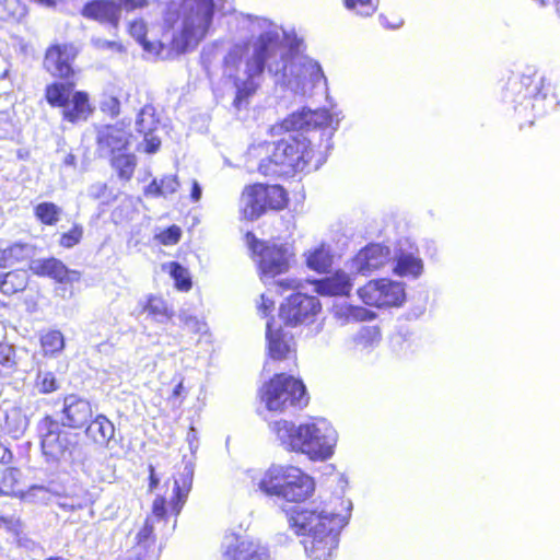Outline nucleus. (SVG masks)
Wrapping results in <instances>:
<instances>
[{"mask_svg": "<svg viewBox=\"0 0 560 560\" xmlns=\"http://www.w3.org/2000/svg\"><path fill=\"white\" fill-rule=\"evenodd\" d=\"M45 96L49 105L61 109L62 118L75 124L89 118L93 108L89 95L75 91L73 82H55L46 86Z\"/></svg>", "mask_w": 560, "mask_h": 560, "instance_id": "obj_7", "label": "nucleus"}, {"mask_svg": "<svg viewBox=\"0 0 560 560\" xmlns=\"http://www.w3.org/2000/svg\"><path fill=\"white\" fill-rule=\"evenodd\" d=\"M224 560H269V549L260 540L240 539L236 536L225 538Z\"/></svg>", "mask_w": 560, "mask_h": 560, "instance_id": "obj_13", "label": "nucleus"}, {"mask_svg": "<svg viewBox=\"0 0 560 560\" xmlns=\"http://www.w3.org/2000/svg\"><path fill=\"white\" fill-rule=\"evenodd\" d=\"M275 285L278 288L279 293H283L288 290H300L303 288L302 281L294 278L279 279L275 282Z\"/></svg>", "mask_w": 560, "mask_h": 560, "instance_id": "obj_49", "label": "nucleus"}, {"mask_svg": "<svg viewBox=\"0 0 560 560\" xmlns=\"http://www.w3.org/2000/svg\"><path fill=\"white\" fill-rule=\"evenodd\" d=\"M77 55L78 49L72 44L54 45L46 52L45 68L52 75L67 79L73 74L71 63Z\"/></svg>", "mask_w": 560, "mask_h": 560, "instance_id": "obj_15", "label": "nucleus"}, {"mask_svg": "<svg viewBox=\"0 0 560 560\" xmlns=\"http://www.w3.org/2000/svg\"><path fill=\"white\" fill-rule=\"evenodd\" d=\"M405 250L402 245L399 247V252L395 256L396 265L394 268L395 273L400 277H413L417 278L422 273L423 262L418 256L417 250Z\"/></svg>", "mask_w": 560, "mask_h": 560, "instance_id": "obj_24", "label": "nucleus"}, {"mask_svg": "<svg viewBox=\"0 0 560 560\" xmlns=\"http://www.w3.org/2000/svg\"><path fill=\"white\" fill-rule=\"evenodd\" d=\"M381 341V331L375 326H362L355 334L345 340V350L354 357L371 353Z\"/></svg>", "mask_w": 560, "mask_h": 560, "instance_id": "obj_18", "label": "nucleus"}, {"mask_svg": "<svg viewBox=\"0 0 560 560\" xmlns=\"http://www.w3.org/2000/svg\"><path fill=\"white\" fill-rule=\"evenodd\" d=\"M106 189V186L104 184H96V185H93L91 188H90V195L93 197V198H100L104 191Z\"/></svg>", "mask_w": 560, "mask_h": 560, "instance_id": "obj_54", "label": "nucleus"}, {"mask_svg": "<svg viewBox=\"0 0 560 560\" xmlns=\"http://www.w3.org/2000/svg\"><path fill=\"white\" fill-rule=\"evenodd\" d=\"M112 164L114 168L118 172L119 176L124 179H130L135 166H136V158L132 154L119 152L115 155H113Z\"/></svg>", "mask_w": 560, "mask_h": 560, "instance_id": "obj_38", "label": "nucleus"}, {"mask_svg": "<svg viewBox=\"0 0 560 560\" xmlns=\"http://www.w3.org/2000/svg\"><path fill=\"white\" fill-rule=\"evenodd\" d=\"M401 25V22L397 23L396 25H393L392 27H398Z\"/></svg>", "mask_w": 560, "mask_h": 560, "instance_id": "obj_64", "label": "nucleus"}, {"mask_svg": "<svg viewBox=\"0 0 560 560\" xmlns=\"http://www.w3.org/2000/svg\"><path fill=\"white\" fill-rule=\"evenodd\" d=\"M555 1L557 3L558 8L560 9V0H555Z\"/></svg>", "mask_w": 560, "mask_h": 560, "instance_id": "obj_63", "label": "nucleus"}, {"mask_svg": "<svg viewBox=\"0 0 560 560\" xmlns=\"http://www.w3.org/2000/svg\"><path fill=\"white\" fill-rule=\"evenodd\" d=\"M159 125L155 118L154 108L151 105H145L137 116L136 128L139 133L144 137V151L154 153L161 145V140L153 135Z\"/></svg>", "mask_w": 560, "mask_h": 560, "instance_id": "obj_20", "label": "nucleus"}, {"mask_svg": "<svg viewBox=\"0 0 560 560\" xmlns=\"http://www.w3.org/2000/svg\"><path fill=\"white\" fill-rule=\"evenodd\" d=\"M187 442L189 443L190 450L194 452L197 448V444H195V442H197V432L194 428H190L187 433Z\"/></svg>", "mask_w": 560, "mask_h": 560, "instance_id": "obj_55", "label": "nucleus"}, {"mask_svg": "<svg viewBox=\"0 0 560 560\" xmlns=\"http://www.w3.org/2000/svg\"><path fill=\"white\" fill-rule=\"evenodd\" d=\"M5 253L9 267L27 259L32 255V248L22 243H14L5 248H2Z\"/></svg>", "mask_w": 560, "mask_h": 560, "instance_id": "obj_43", "label": "nucleus"}, {"mask_svg": "<svg viewBox=\"0 0 560 560\" xmlns=\"http://www.w3.org/2000/svg\"><path fill=\"white\" fill-rule=\"evenodd\" d=\"M258 312L261 316L267 317L275 310V301L267 294H261Z\"/></svg>", "mask_w": 560, "mask_h": 560, "instance_id": "obj_51", "label": "nucleus"}, {"mask_svg": "<svg viewBox=\"0 0 560 560\" xmlns=\"http://www.w3.org/2000/svg\"><path fill=\"white\" fill-rule=\"evenodd\" d=\"M264 198L266 200L267 209L280 210L287 206L288 197L284 189L279 185H262Z\"/></svg>", "mask_w": 560, "mask_h": 560, "instance_id": "obj_35", "label": "nucleus"}, {"mask_svg": "<svg viewBox=\"0 0 560 560\" xmlns=\"http://www.w3.org/2000/svg\"><path fill=\"white\" fill-rule=\"evenodd\" d=\"M332 314L342 325L351 322H364L373 318V313L365 307L339 303L334 305Z\"/></svg>", "mask_w": 560, "mask_h": 560, "instance_id": "obj_28", "label": "nucleus"}, {"mask_svg": "<svg viewBox=\"0 0 560 560\" xmlns=\"http://www.w3.org/2000/svg\"><path fill=\"white\" fill-rule=\"evenodd\" d=\"M9 267L8 260L5 257V253L3 252L2 247H0V268H7Z\"/></svg>", "mask_w": 560, "mask_h": 560, "instance_id": "obj_59", "label": "nucleus"}, {"mask_svg": "<svg viewBox=\"0 0 560 560\" xmlns=\"http://www.w3.org/2000/svg\"><path fill=\"white\" fill-rule=\"evenodd\" d=\"M235 19L242 28L250 33L248 40L229 48L223 61V77L235 89V108L248 105L249 98L261 86L265 69L276 83L303 96L311 95L320 82H326L319 63L299 54L280 25L242 13Z\"/></svg>", "mask_w": 560, "mask_h": 560, "instance_id": "obj_1", "label": "nucleus"}, {"mask_svg": "<svg viewBox=\"0 0 560 560\" xmlns=\"http://www.w3.org/2000/svg\"><path fill=\"white\" fill-rule=\"evenodd\" d=\"M83 235V229L81 225H73L72 229L63 233L60 237V245L66 248H71L74 245L79 244Z\"/></svg>", "mask_w": 560, "mask_h": 560, "instance_id": "obj_47", "label": "nucleus"}, {"mask_svg": "<svg viewBox=\"0 0 560 560\" xmlns=\"http://www.w3.org/2000/svg\"><path fill=\"white\" fill-rule=\"evenodd\" d=\"M247 474L264 493L288 502L305 501L315 490L313 478L292 465L273 464L262 475L255 469Z\"/></svg>", "mask_w": 560, "mask_h": 560, "instance_id": "obj_6", "label": "nucleus"}, {"mask_svg": "<svg viewBox=\"0 0 560 560\" xmlns=\"http://www.w3.org/2000/svg\"><path fill=\"white\" fill-rule=\"evenodd\" d=\"M117 7L119 8V14L121 10L133 11L136 9H142L149 4V0H116Z\"/></svg>", "mask_w": 560, "mask_h": 560, "instance_id": "obj_50", "label": "nucleus"}, {"mask_svg": "<svg viewBox=\"0 0 560 560\" xmlns=\"http://www.w3.org/2000/svg\"><path fill=\"white\" fill-rule=\"evenodd\" d=\"M184 392V385L183 380L178 382V384L174 387L171 398L172 399H178L182 397Z\"/></svg>", "mask_w": 560, "mask_h": 560, "instance_id": "obj_56", "label": "nucleus"}, {"mask_svg": "<svg viewBox=\"0 0 560 560\" xmlns=\"http://www.w3.org/2000/svg\"><path fill=\"white\" fill-rule=\"evenodd\" d=\"M235 8L231 0H167L162 8V34L158 37L142 18L128 24L129 34L155 56L167 48L177 55L187 54L212 34L214 14L229 15Z\"/></svg>", "mask_w": 560, "mask_h": 560, "instance_id": "obj_2", "label": "nucleus"}, {"mask_svg": "<svg viewBox=\"0 0 560 560\" xmlns=\"http://www.w3.org/2000/svg\"><path fill=\"white\" fill-rule=\"evenodd\" d=\"M320 310L316 296L296 292L280 305V316L288 325L296 326L313 323Z\"/></svg>", "mask_w": 560, "mask_h": 560, "instance_id": "obj_11", "label": "nucleus"}, {"mask_svg": "<svg viewBox=\"0 0 560 560\" xmlns=\"http://www.w3.org/2000/svg\"><path fill=\"white\" fill-rule=\"evenodd\" d=\"M62 210L52 202H40L34 208V214L43 224L55 225L60 220Z\"/></svg>", "mask_w": 560, "mask_h": 560, "instance_id": "obj_37", "label": "nucleus"}, {"mask_svg": "<svg viewBox=\"0 0 560 560\" xmlns=\"http://www.w3.org/2000/svg\"><path fill=\"white\" fill-rule=\"evenodd\" d=\"M341 509L336 512L325 508H292L288 523L296 535H304V549L312 560H329L337 551L341 529L348 524L352 502L341 499Z\"/></svg>", "mask_w": 560, "mask_h": 560, "instance_id": "obj_4", "label": "nucleus"}, {"mask_svg": "<svg viewBox=\"0 0 560 560\" xmlns=\"http://www.w3.org/2000/svg\"><path fill=\"white\" fill-rule=\"evenodd\" d=\"M149 470H150V490H153L158 486L159 479L155 476L153 466H150Z\"/></svg>", "mask_w": 560, "mask_h": 560, "instance_id": "obj_57", "label": "nucleus"}, {"mask_svg": "<svg viewBox=\"0 0 560 560\" xmlns=\"http://www.w3.org/2000/svg\"><path fill=\"white\" fill-rule=\"evenodd\" d=\"M540 4L545 5L549 2V0H539Z\"/></svg>", "mask_w": 560, "mask_h": 560, "instance_id": "obj_62", "label": "nucleus"}, {"mask_svg": "<svg viewBox=\"0 0 560 560\" xmlns=\"http://www.w3.org/2000/svg\"><path fill=\"white\" fill-rule=\"evenodd\" d=\"M261 400L270 411H285L289 407L307 404L304 384L292 376L277 374L261 388Z\"/></svg>", "mask_w": 560, "mask_h": 560, "instance_id": "obj_8", "label": "nucleus"}, {"mask_svg": "<svg viewBox=\"0 0 560 560\" xmlns=\"http://www.w3.org/2000/svg\"><path fill=\"white\" fill-rule=\"evenodd\" d=\"M30 269L34 275L49 277L60 283L77 282L81 278L79 271L68 269L56 258L35 259L31 262Z\"/></svg>", "mask_w": 560, "mask_h": 560, "instance_id": "obj_17", "label": "nucleus"}, {"mask_svg": "<svg viewBox=\"0 0 560 560\" xmlns=\"http://www.w3.org/2000/svg\"><path fill=\"white\" fill-rule=\"evenodd\" d=\"M85 434L98 445H107L114 438L115 428L104 415H97L88 425Z\"/></svg>", "mask_w": 560, "mask_h": 560, "instance_id": "obj_25", "label": "nucleus"}, {"mask_svg": "<svg viewBox=\"0 0 560 560\" xmlns=\"http://www.w3.org/2000/svg\"><path fill=\"white\" fill-rule=\"evenodd\" d=\"M341 118L327 109L303 108L287 117L281 128L294 131L278 142H265L249 148V155L259 159L258 171L266 176H287L304 171L314 158L315 135L331 138Z\"/></svg>", "mask_w": 560, "mask_h": 560, "instance_id": "obj_3", "label": "nucleus"}, {"mask_svg": "<svg viewBox=\"0 0 560 560\" xmlns=\"http://www.w3.org/2000/svg\"><path fill=\"white\" fill-rule=\"evenodd\" d=\"M20 470L14 467L5 468L0 476V497L8 495L15 498L18 490L15 487L19 482Z\"/></svg>", "mask_w": 560, "mask_h": 560, "instance_id": "obj_39", "label": "nucleus"}, {"mask_svg": "<svg viewBox=\"0 0 560 560\" xmlns=\"http://www.w3.org/2000/svg\"><path fill=\"white\" fill-rule=\"evenodd\" d=\"M49 492L43 486H32L26 491L18 490L15 498L24 502L38 503L48 500Z\"/></svg>", "mask_w": 560, "mask_h": 560, "instance_id": "obj_45", "label": "nucleus"}, {"mask_svg": "<svg viewBox=\"0 0 560 560\" xmlns=\"http://www.w3.org/2000/svg\"><path fill=\"white\" fill-rule=\"evenodd\" d=\"M7 456H10L8 450L0 443V462H4Z\"/></svg>", "mask_w": 560, "mask_h": 560, "instance_id": "obj_60", "label": "nucleus"}, {"mask_svg": "<svg viewBox=\"0 0 560 560\" xmlns=\"http://www.w3.org/2000/svg\"><path fill=\"white\" fill-rule=\"evenodd\" d=\"M162 270L167 272L175 281V287L180 291H189L191 279L188 270L176 261L162 265Z\"/></svg>", "mask_w": 560, "mask_h": 560, "instance_id": "obj_34", "label": "nucleus"}, {"mask_svg": "<svg viewBox=\"0 0 560 560\" xmlns=\"http://www.w3.org/2000/svg\"><path fill=\"white\" fill-rule=\"evenodd\" d=\"M178 318L183 324V327L190 332L200 335H205L208 332L207 323L186 311H182L178 315Z\"/></svg>", "mask_w": 560, "mask_h": 560, "instance_id": "obj_44", "label": "nucleus"}, {"mask_svg": "<svg viewBox=\"0 0 560 560\" xmlns=\"http://www.w3.org/2000/svg\"><path fill=\"white\" fill-rule=\"evenodd\" d=\"M305 256L307 267L317 272H327L331 266L330 250L325 245L311 249Z\"/></svg>", "mask_w": 560, "mask_h": 560, "instance_id": "obj_30", "label": "nucleus"}, {"mask_svg": "<svg viewBox=\"0 0 560 560\" xmlns=\"http://www.w3.org/2000/svg\"><path fill=\"white\" fill-rule=\"evenodd\" d=\"M247 241L254 254L259 256L258 264L265 283L289 269L290 259L293 257L289 246L264 244L250 233L247 234Z\"/></svg>", "mask_w": 560, "mask_h": 560, "instance_id": "obj_9", "label": "nucleus"}, {"mask_svg": "<svg viewBox=\"0 0 560 560\" xmlns=\"http://www.w3.org/2000/svg\"><path fill=\"white\" fill-rule=\"evenodd\" d=\"M26 15V7L19 0H0V20L20 22Z\"/></svg>", "mask_w": 560, "mask_h": 560, "instance_id": "obj_36", "label": "nucleus"}, {"mask_svg": "<svg viewBox=\"0 0 560 560\" xmlns=\"http://www.w3.org/2000/svg\"><path fill=\"white\" fill-rule=\"evenodd\" d=\"M270 430L288 451L306 455L312 460H326L332 456L337 432L325 419L294 424L288 420L275 421Z\"/></svg>", "mask_w": 560, "mask_h": 560, "instance_id": "obj_5", "label": "nucleus"}, {"mask_svg": "<svg viewBox=\"0 0 560 560\" xmlns=\"http://www.w3.org/2000/svg\"><path fill=\"white\" fill-rule=\"evenodd\" d=\"M180 229L176 225H172L168 229L161 231L155 235V238L165 246L175 245L180 238Z\"/></svg>", "mask_w": 560, "mask_h": 560, "instance_id": "obj_46", "label": "nucleus"}, {"mask_svg": "<svg viewBox=\"0 0 560 560\" xmlns=\"http://www.w3.org/2000/svg\"><path fill=\"white\" fill-rule=\"evenodd\" d=\"M166 498L156 497L152 504V515L148 518H153V523H161L166 514Z\"/></svg>", "mask_w": 560, "mask_h": 560, "instance_id": "obj_48", "label": "nucleus"}, {"mask_svg": "<svg viewBox=\"0 0 560 560\" xmlns=\"http://www.w3.org/2000/svg\"><path fill=\"white\" fill-rule=\"evenodd\" d=\"M27 285V275L24 270L10 271L0 280V292L7 295L23 291Z\"/></svg>", "mask_w": 560, "mask_h": 560, "instance_id": "obj_32", "label": "nucleus"}, {"mask_svg": "<svg viewBox=\"0 0 560 560\" xmlns=\"http://www.w3.org/2000/svg\"><path fill=\"white\" fill-rule=\"evenodd\" d=\"M192 479L194 463L191 460L183 462L179 471L174 476L172 494L170 497V504L175 516L179 514L188 497L192 486Z\"/></svg>", "mask_w": 560, "mask_h": 560, "instance_id": "obj_19", "label": "nucleus"}, {"mask_svg": "<svg viewBox=\"0 0 560 560\" xmlns=\"http://www.w3.org/2000/svg\"><path fill=\"white\" fill-rule=\"evenodd\" d=\"M154 523L153 518H147L142 528L135 536L136 547H135V557L136 560H139L140 557L154 545V536H153Z\"/></svg>", "mask_w": 560, "mask_h": 560, "instance_id": "obj_31", "label": "nucleus"}, {"mask_svg": "<svg viewBox=\"0 0 560 560\" xmlns=\"http://www.w3.org/2000/svg\"><path fill=\"white\" fill-rule=\"evenodd\" d=\"M201 194H202V189H201L199 183L197 180H192L191 194H190L191 200L194 202L199 201L201 198Z\"/></svg>", "mask_w": 560, "mask_h": 560, "instance_id": "obj_53", "label": "nucleus"}, {"mask_svg": "<svg viewBox=\"0 0 560 560\" xmlns=\"http://www.w3.org/2000/svg\"><path fill=\"white\" fill-rule=\"evenodd\" d=\"M390 250L381 244H371L360 250L353 259V268L361 275L368 276L388 264Z\"/></svg>", "mask_w": 560, "mask_h": 560, "instance_id": "obj_16", "label": "nucleus"}, {"mask_svg": "<svg viewBox=\"0 0 560 560\" xmlns=\"http://www.w3.org/2000/svg\"><path fill=\"white\" fill-rule=\"evenodd\" d=\"M40 430L42 448L49 459L59 460L71 454L75 444V436L72 433L61 430L59 423L50 417L43 419Z\"/></svg>", "mask_w": 560, "mask_h": 560, "instance_id": "obj_12", "label": "nucleus"}, {"mask_svg": "<svg viewBox=\"0 0 560 560\" xmlns=\"http://www.w3.org/2000/svg\"><path fill=\"white\" fill-rule=\"evenodd\" d=\"M34 388L40 394H50L59 389V383L52 372L38 369Z\"/></svg>", "mask_w": 560, "mask_h": 560, "instance_id": "obj_41", "label": "nucleus"}, {"mask_svg": "<svg viewBox=\"0 0 560 560\" xmlns=\"http://www.w3.org/2000/svg\"><path fill=\"white\" fill-rule=\"evenodd\" d=\"M143 311L156 323H166L174 316V311L167 302L158 295H149L143 305Z\"/></svg>", "mask_w": 560, "mask_h": 560, "instance_id": "obj_29", "label": "nucleus"}, {"mask_svg": "<svg viewBox=\"0 0 560 560\" xmlns=\"http://www.w3.org/2000/svg\"><path fill=\"white\" fill-rule=\"evenodd\" d=\"M82 14L113 26L117 25L120 18L116 0H94L83 8Z\"/></svg>", "mask_w": 560, "mask_h": 560, "instance_id": "obj_21", "label": "nucleus"}, {"mask_svg": "<svg viewBox=\"0 0 560 560\" xmlns=\"http://www.w3.org/2000/svg\"><path fill=\"white\" fill-rule=\"evenodd\" d=\"M45 560H68V559H65L63 557H49Z\"/></svg>", "mask_w": 560, "mask_h": 560, "instance_id": "obj_61", "label": "nucleus"}, {"mask_svg": "<svg viewBox=\"0 0 560 560\" xmlns=\"http://www.w3.org/2000/svg\"><path fill=\"white\" fill-rule=\"evenodd\" d=\"M40 345L45 354L55 355L65 348L63 335L59 330H50L40 337Z\"/></svg>", "mask_w": 560, "mask_h": 560, "instance_id": "obj_40", "label": "nucleus"}, {"mask_svg": "<svg viewBox=\"0 0 560 560\" xmlns=\"http://www.w3.org/2000/svg\"><path fill=\"white\" fill-rule=\"evenodd\" d=\"M362 302L374 307L400 306L406 300L404 283L389 279L371 280L358 290Z\"/></svg>", "mask_w": 560, "mask_h": 560, "instance_id": "obj_10", "label": "nucleus"}, {"mask_svg": "<svg viewBox=\"0 0 560 560\" xmlns=\"http://www.w3.org/2000/svg\"><path fill=\"white\" fill-rule=\"evenodd\" d=\"M266 338L268 341L269 355L273 360H282L291 352L290 340L280 329L273 330L271 322H267Z\"/></svg>", "mask_w": 560, "mask_h": 560, "instance_id": "obj_27", "label": "nucleus"}, {"mask_svg": "<svg viewBox=\"0 0 560 560\" xmlns=\"http://www.w3.org/2000/svg\"><path fill=\"white\" fill-rule=\"evenodd\" d=\"M347 10L361 16H371L378 7V0H343Z\"/></svg>", "mask_w": 560, "mask_h": 560, "instance_id": "obj_42", "label": "nucleus"}, {"mask_svg": "<svg viewBox=\"0 0 560 560\" xmlns=\"http://www.w3.org/2000/svg\"><path fill=\"white\" fill-rule=\"evenodd\" d=\"M315 291L320 295L335 296L348 295L353 283L345 271H337L330 277L314 282Z\"/></svg>", "mask_w": 560, "mask_h": 560, "instance_id": "obj_23", "label": "nucleus"}, {"mask_svg": "<svg viewBox=\"0 0 560 560\" xmlns=\"http://www.w3.org/2000/svg\"><path fill=\"white\" fill-rule=\"evenodd\" d=\"M262 185L256 184L245 188L241 198L242 213L248 220L258 219L267 209Z\"/></svg>", "mask_w": 560, "mask_h": 560, "instance_id": "obj_22", "label": "nucleus"}, {"mask_svg": "<svg viewBox=\"0 0 560 560\" xmlns=\"http://www.w3.org/2000/svg\"><path fill=\"white\" fill-rule=\"evenodd\" d=\"M130 135L122 128L109 126L100 136L101 147L107 148L113 155L127 149Z\"/></svg>", "mask_w": 560, "mask_h": 560, "instance_id": "obj_26", "label": "nucleus"}, {"mask_svg": "<svg viewBox=\"0 0 560 560\" xmlns=\"http://www.w3.org/2000/svg\"><path fill=\"white\" fill-rule=\"evenodd\" d=\"M63 165L73 167L75 165V156L71 153H68L63 159Z\"/></svg>", "mask_w": 560, "mask_h": 560, "instance_id": "obj_58", "label": "nucleus"}, {"mask_svg": "<svg viewBox=\"0 0 560 560\" xmlns=\"http://www.w3.org/2000/svg\"><path fill=\"white\" fill-rule=\"evenodd\" d=\"M102 109L108 112L112 116L119 114V101L116 97H109L102 103Z\"/></svg>", "mask_w": 560, "mask_h": 560, "instance_id": "obj_52", "label": "nucleus"}, {"mask_svg": "<svg viewBox=\"0 0 560 560\" xmlns=\"http://www.w3.org/2000/svg\"><path fill=\"white\" fill-rule=\"evenodd\" d=\"M93 416L89 400L78 395L70 394L63 398L60 411V422L63 427L80 429L84 427Z\"/></svg>", "mask_w": 560, "mask_h": 560, "instance_id": "obj_14", "label": "nucleus"}, {"mask_svg": "<svg viewBox=\"0 0 560 560\" xmlns=\"http://www.w3.org/2000/svg\"><path fill=\"white\" fill-rule=\"evenodd\" d=\"M179 187V182L175 175L163 176L160 180L153 179L152 183L145 188V195L163 196L174 194Z\"/></svg>", "mask_w": 560, "mask_h": 560, "instance_id": "obj_33", "label": "nucleus"}]
</instances>
